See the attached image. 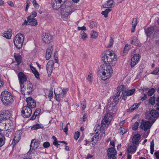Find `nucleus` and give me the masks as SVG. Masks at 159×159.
Wrapping results in <instances>:
<instances>
[{"mask_svg":"<svg viewBox=\"0 0 159 159\" xmlns=\"http://www.w3.org/2000/svg\"><path fill=\"white\" fill-rule=\"evenodd\" d=\"M135 90H114L112 97L113 100L111 103L117 105L122 97V98L125 100L128 96L132 95Z\"/></svg>","mask_w":159,"mask_h":159,"instance_id":"f257e3e1","label":"nucleus"},{"mask_svg":"<svg viewBox=\"0 0 159 159\" xmlns=\"http://www.w3.org/2000/svg\"><path fill=\"white\" fill-rule=\"evenodd\" d=\"M111 65L108 63H105L104 64L100 66L98 74H102V75L104 77H102V79L104 80H105L109 78L113 73V70L112 68Z\"/></svg>","mask_w":159,"mask_h":159,"instance_id":"f03ea898","label":"nucleus"},{"mask_svg":"<svg viewBox=\"0 0 159 159\" xmlns=\"http://www.w3.org/2000/svg\"><path fill=\"white\" fill-rule=\"evenodd\" d=\"M21 89H32L33 88L32 84L29 81H27V77L22 72H19L18 75Z\"/></svg>","mask_w":159,"mask_h":159,"instance_id":"7ed1b4c3","label":"nucleus"},{"mask_svg":"<svg viewBox=\"0 0 159 159\" xmlns=\"http://www.w3.org/2000/svg\"><path fill=\"white\" fill-rule=\"evenodd\" d=\"M114 53L113 51L108 50L106 53L102 57V59L104 63H108L109 64H111L112 66H114L116 63V57L113 55Z\"/></svg>","mask_w":159,"mask_h":159,"instance_id":"20e7f679","label":"nucleus"},{"mask_svg":"<svg viewBox=\"0 0 159 159\" xmlns=\"http://www.w3.org/2000/svg\"><path fill=\"white\" fill-rule=\"evenodd\" d=\"M0 98L2 104L5 106L10 105L14 101L11 93L6 90H4L2 92Z\"/></svg>","mask_w":159,"mask_h":159,"instance_id":"39448f33","label":"nucleus"},{"mask_svg":"<svg viewBox=\"0 0 159 159\" xmlns=\"http://www.w3.org/2000/svg\"><path fill=\"white\" fill-rule=\"evenodd\" d=\"M11 116L10 112L8 110L0 111V132L6 129V121L9 119Z\"/></svg>","mask_w":159,"mask_h":159,"instance_id":"423d86ee","label":"nucleus"},{"mask_svg":"<svg viewBox=\"0 0 159 159\" xmlns=\"http://www.w3.org/2000/svg\"><path fill=\"white\" fill-rule=\"evenodd\" d=\"M70 3L69 2L62 3L61 10V13L63 17L65 18L68 17L72 12V7L70 6Z\"/></svg>","mask_w":159,"mask_h":159,"instance_id":"0eeeda50","label":"nucleus"},{"mask_svg":"<svg viewBox=\"0 0 159 159\" xmlns=\"http://www.w3.org/2000/svg\"><path fill=\"white\" fill-rule=\"evenodd\" d=\"M24 39V36L22 34L19 33L16 36L14 42L15 45L17 48L20 49L22 48Z\"/></svg>","mask_w":159,"mask_h":159,"instance_id":"6e6552de","label":"nucleus"},{"mask_svg":"<svg viewBox=\"0 0 159 159\" xmlns=\"http://www.w3.org/2000/svg\"><path fill=\"white\" fill-rule=\"evenodd\" d=\"M113 117L111 115L108 113H106L101 122V127L104 129H107L108 126L110 124L112 120Z\"/></svg>","mask_w":159,"mask_h":159,"instance_id":"1a4fd4ad","label":"nucleus"},{"mask_svg":"<svg viewBox=\"0 0 159 159\" xmlns=\"http://www.w3.org/2000/svg\"><path fill=\"white\" fill-rule=\"evenodd\" d=\"M117 109L118 107L116 105L110 103L107 106L108 112L107 113H108L111 115V116L113 117L116 114Z\"/></svg>","mask_w":159,"mask_h":159,"instance_id":"9d476101","label":"nucleus"},{"mask_svg":"<svg viewBox=\"0 0 159 159\" xmlns=\"http://www.w3.org/2000/svg\"><path fill=\"white\" fill-rule=\"evenodd\" d=\"M56 100L58 102H60L61 98L64 97L66 93V90H54Z\"/></svg>","mask_w":159,"mask_h":159,"instance_id":"9b49d317","label":"nucleus"},{"mask_svg":"<svg viewBox=\"0 0 159 159\" xmlns=\"http://www.w3.org/2000/svg\"><path fill=\"white\" fill-rule=\"evenodd\" d=\"M32 108L25 106L23 107L21 111L22 115L24 118L29 117L32 113Z\"/></svg>","mask_w":159,"mask_h":159,"instance_id":"f8f14e48","label":"nucleus"},{"mask_svg":"<svg viewBox=\"0 0 159 159\" xmlns=\"http://www.w3.org/2000/svg\"><path fill=\"white\" fill-rule=\"evenodd\" d=\"M153 122L151 123L149 121H144L142 120L140 126V128L144 131H147L149 130Z\"/></svg>","mask_w":159,"mask_h":159,"instance_id":"ddd939ff","label":"nucleus"},{"mask_svg":"<svg viewBox=\"0 0 159 159\" xmlns=\"http://www.w3.org/2000/svg\"><path fill=\"white\" fill-rule=\"evenodd\" d=\"M116 151L114 147H111L107 150V156L109 159H116Z\"/></svg>","mask_w":159,"mask_h":159,"instance_id":"4468645a","label":"nucleus"},{"mask_svg":"<svg viewBox=\"0 0 159 159\" xmlns=\"http://www.w3.org/2000/svg\"><path fill=\"white\" fill-rule=\"evenodd\" d=\"M39 144L40 142L39 141L36 139H32L31 142L30 149L27 152L28 155L31 154L32 152L31 150H35V149L37 148L39 146Z\"/></svg>","mask_w":159,"mask_h":159,"instance_id":"2eb2a0df","label":"nucleus"},{"mask_svg":"<svg viewBox=\"0 0 159 159\" xmlns=\"http://www.w3.org/2000/svg\"><path fill=\"white\" fill-rule=\"evenodd\" d=\"M159 116V112L155 110H151L147 116V117L149 120H153V122H154L156 119L155 118Z\"/></svg>","mask_w":159,"mask_h":159,"instance_id":"dca6fc26","label":"nucleus"},{"mask_svg":"<svg viewBox=\"0 0 159 159\" xmlns=\"http://www.w3.org/2000/svg\"><path fill=\"white\" fill-rule=\"evenodd\" d=\"M42 38L43 42L45 43L49 44L52 41V36L48 33H43Z\"/></svg>","mask_w":159,"mask_h":159,"instance_id":"f3484780","label":"nucleus"},{"mask_svg":"<svg viewBox=\"0 0 159 159\" xmlns=\"http://www.w3.org/2000/svg\"><path fill=\"white\" fill-rule=\"evenodd\" d=\"M27 103V107L31 108H34L36 106V101L31 97H29L26 99Z\"/></svg>","mask_w":159,"mask_h":159,"instance_id":"a211bd4d","label":"nucleus"},{"mask_svg":"<svg viewBox=\"0 0 159 159\" xmlns=\"http://www.w3.org/2000/svg\"><path fill=\"white\" fill-rule=\"evenodd\" d=\"M140 59V56L138 54H135L131 59L130 65L132 68L139 62Z\"/></svg>","mask_w":159,"mask_h":159,"instance_id":"6ab92c4d","label":"nucleus"},{"mask_svg":"<svg viewBox=\"0 0 159 159\" xmlns=\"http://www.w3.org/2000/svg\"><path fill=\"white\" fill-rule=\"evenodd\" d=\"M141 136L139 134H134L132 139V143L138 146L141 141Z\"/></svg>","mask_w":159,"mask_h":159,"instance_id":"aec40b11","label":"nucleus"},{"mask_svg":"<svg viewBox=\"0 0 159 159\" xmlns=\"http://www.w3.org/2000/svg\"><path fill=\"white\" fill-rule=\"evenodd\" d=\"M53 65L54 61L52 60H50L47 63L46 69L49 76L51 75Z\"/></svg>","mask_w":159,"mask_h":159,"instance_id":"412c9836","label":"nucleus"},{"mask_svg":"<svg viewBox=\"0 0 159 159\" xmlns=\"http://www.w3.org/2000/svg\"><path fill=\"white\" fill-rule=\"evenodd\" d=\"M138 146L132 143L128 145L127 148V151L128 153L134 154L136 152Z\"/></svg>","mask_w":159,"mask_h":159,"instance_id":"4be33fe9","label":"nucleus"},{"mask_svg":"<svg viewBox=\"0 0 159 159\" xmlns=\"http://www.w3.org/2000/svg\"><path fill=\"white\" fill-rule=\"evenodd\" d=\"M62 3H63L62 0H55L52 5V7L54 9L57 10L62 7Z\"/></svg>","mask_w":159,"mask_h":159,"instance_id":"5701e85b","label":"nucleus"},{"mask_svg":"<svg viewBox=\"0 0 159 159\" xmlns=\"http://www.w3.org/2000/svg\"><path fill=\"white\" fill-rule=\"evenodd\" d=\"M53 50V49L52 46H49L47 49L45 56L46 60H48L50 58Z\"/></svg>","mask_w":159,"mask_h":159,"instance_id":"b1692460","label":"nucleus"},{"mask_svg":"<svg viewBox=\"0 0 159 159\" xmlns=\"http://www.w3.org/2000/svg\"><path fill=\"white\" fill-rule=\"evenodd\" d=\"M154 30V27H150L147 29L145 30V32L147 37H150L153 33Z\"/></svg>","mask_w":159,"mask_h":159,"instance_id":"393cba45","label":"nucleus"},{"mask_svg":"<svg viewBox=\"0 0 159 159\" xmlns=\"http://www.w3.org/2000/svg\"><path fill=\"white\" fill-rule=\"evenodd\" d=\"M99 134L98 133H95L91 139V142H92V145L91 146L93 147L95 144L98 141L99 138Z\"/></svg>","mask_w":159,"mask_h":159,"instance_id":"a878e982","label":"nucleus"},{"mask_svg":"<svg viewBox=\"0 0 159 159\" xmlns=\"http://www.w3.org/2000/svg\"><path fill=\"white\" fill-rule=\"evenodd\" d=\"M12 34V30L9 29L7 31H5L3 34V37L7 39H9L11 38Z\"/></svg>","mask_w":159,"mask_h":159,"instance_id":"bb28decb","label":"nucleus"},{"mask_svg":"<svg viewBox=\"0 0 159 159\" xmlns=\"http://www.w3.org/2000/svg\"><path fill=\"white\" fill-rule=\"evenodd\" d=\"M14 57L15 61L17 63L16 65H19L20 63L22 60V57L21 55H20L19 54H16L15 53Z\"/></svg>","mask_w":159,"mask_h":159,"instance_id":"cd10ccee","label":"nucleus"},{"mask_svg":"<svg viewBox=\"0 0 159 159\" xmlns=\"http://www.w3.org/2000/svg\"><path fill=\"white\" fill-rule=\"evenodd\" d=\"M27 20L29 21L28 25L35 26L37 25V21L36 19L29 18Z\"/></svg>","mask_w":159,"mask_h":159,"instance_id":"c85d7f7f","label":"nucleus"},{"mask_svg":"<svg viewBox=\"0 0 159 159\" xmlns=\"http://www.w3.org/2000/svg\"><path fill=\"white\" fill-rule=\"evenodd\" d=\"M141 103H134L133 105L131 106L129 109H128V111L129 112H132L134 110L136 109L140 105Z\"/></svg>","mask_w":159,"mask_h":159,"instance_id":"c756f323","label":"nucleus"},{"mask_svg":"<svg viewBox=\"0 0 159 159\" xmlns=\"http://www.w3.org/2000/svg\"><path fill=\"white\" fill-rule=\"evenodd\" d=\"M137 24V19L134 18L133 19L132 22V27L131 29V32L133 33L135 31V28Z\"/></svg>","mask_w":159,"mask_h":159,"instance_id":"7c9ffc66","label":"nucleus"},{"mask_svg":"<svg viewBox=\"0 0 159 159\" xmlns=\"http://www.w3.org/2000/svg\"><path fill=\"white\" fill-rule=\"evenodd\" d=\"M114 1L112 0L108 1L106 4L104 5V7L105 8H109L112 7V6L113 4Z\"/></svg>","mask_w":159,"mask_h":159,"instance_id":"2f4dec72","label":"nucleus"},{"mask_svg":"<svg viewBox=\"0 0 159 159\" xmlns=\"http://www.w3.org/2000/svg\"><path fill=\"white\" fill-rule=\"evenodd\" d=\"M5 139L4 134L0 133V147L2 146L5 144Z\"/></svg>","mask_w":159,"mask_h":159,"instance_id":"473e14b6","label":"nucleus"},{"mask_svg":"<svg viewBox=\"0 0 159 159\" xmlns=\"http://www.w3.org/2000/svg\"><path fill=\"white\" fill-rule=\"evenodd\" d=\"M43 127L41 124H37L33 125L31 127V129L33 130L37 129L40 128H43Z\"/></svg>","mask_w":159,"mask_h":159,"instance_id":"72a5a7b5","label":"nucleus"},{"mask_svg":"<svg viewBox=\"0 0 159 159\" xmlns=\"http://www.w3.org/2000/svg\"><path fill=\"white\" fill-rule=\"evenodd\" d=\"M154 141L153 140H152L150 143V153L152 155L154 153Z\"/></svg>","mask_w":159,"mask_h":159,"instance_id":"f704fd0d","label":"nucleus"},{"mask_svg":"<svg viewBox=\"0 0 159 159\" xmlns=\"http://www.w3.org/2000/svg\"><path fill=\"white\" fill-rule=\"evenodd\" d=\"M111 9L110 8H108L106 9L104 11H103L101 12V14L104 15L105 17H107L108 16V13L111 11Z\"/></svg>","mask_w":159,"mask_h":159,"instance_id":"c9c22d12","label":"nucleus"},{"mask_svg":"<svg viewBox=\"0 0 159 159\" xmlns=\"http://www.w3.org/2000/svg\"><path fill=\"white\" fill-rule=\"evenodd\" d=\"M80 34L81 36V38L84 40H85L88 38L87 34L83 31H81Z\"/></svg>","mask_w":159,"mask_h":159,"instance_id":"e433bc0d","label":"nucleus"},{"mask_svg":"<svg viewBox=\"0 0 159 159\" xmlns=\"http://www.w3.org/2000/svg\"><path fill=\"white\" fill-rule=\"evenodd\" d=\"M139 122H136L132 125V129L134 131L136 130L139 128Z\"/></svg>","mask_w":159,"mask_h":159,"instance_id":"4c0bfd02","label":"nucleus"},{"mask_svg":"<svg viewBox=\"0 0 159 159\" xmlns=\"http://www.w3.org/2000/svg\"><path fill=\"white\" fill-rule=\"evenodd\" d=\"M101 127L99 125H96L94 128V130L95 132V133H98L99 134V132L101 131Z\"/></svg>","mask_w":159,"mask_h":159,"instance_id":"58836bf2","label":"nucleus"},{"mask_svg":"<svg viewBox=\"0 0 159 159\" xmlns=\"http://www.w3.org/2000/svg\"><path fill=\"white\" fill-rule=\"evenodd\" d=\"M32 2L34 7L36 9H38L39 7V5L36 1V0H30Z\"/></svg>","mask_w":159,"mask_h":159,"instance_id":"ea45409f","label":"nucleus"},{"mask_svg":"<svg viewBox=\"0 0 159 159\" xmlns=\"http://www.w3.org/2000/svg\"><path fill=\"white\" fill-rule=\"evenodd\" d=\"M90 35L91 37L93 39H95L98 36V34L97 33L94 31H93L91 32Z\"/></svg>","mask_w":159,"mask_h":159,"instance_id":"a19ab883","label":"nucleus"},{"mask_svg":"<svg viewBox=\"0 0 159 159\" xmlns=\"http://www.w3.org/2000/svg\"><path fill=\"white\" fill-rule=\"evenodd\" d=\"M37 13L35 11H33L31 13V15L27 17V19L29 18H34L37 16Z\"/></svg>","mask_w":159,"mask_h":159,"instance_id":"79ce46f5","label":"nucleus"},{"mask_svg":"<svg viewBox=\"0 0 159 159\" xmlns=\"http://www.w3.org/2000/svg\"><path fill=\"white\" fill-rule=\"evenodd\" d=\"M86 103L85 100L81 101V107L82 110H84L86 107Z\"/></svg>","mask_w":159,"mask_h":159,"instance_id":"37998d69","label":"nucleus"},{"mask_svg":"<svg viewBox=\"0 0 159 159\" xmlns=\"http://www.w3.org/2000/svg\"><path fill=\"white\" fill-rule=\"evenodd\" d=\"M48 93V97L50 99V100H51V99L53 98V92L52 90H49Z\"/></svg>","mask_w":159,"mask_h":159,"instance_id":"c03bdc74","label":"nucleus"},{"mask_svg":"<svg viewBox=\"0 0 159 159\" xmlns=\"http://www.w3.org/2000/svg\"><path fill=\"white\" fill-rule=\"evenodd\" d=\"M113 44V39L111 37H110V41L108 44L106 46L107 48H109L111 47Z\"/></svg>","mask_w":159,"mask_h":159,"instance_id":"a18cd8bd","label":"nucleus"},{"mask_svg":"<svg viewBox=\"0 0 159 159\" xmlns=\"http://www.w3.org/2000/svg\"><path fill=\"white\" fill-rule=\"evenodd\" d=\"M119 130L120 131V133L122 134H125L127 131L126 129L122 127H120Z\"/></svg>","mask_w":159,"mask_h":159,"instance_id":"49530a36","label":"nucleus"},{"mask_svg":"<svg viewBox=\"0 0 159 159\" xmlns=\"http://www.w3.org/2000/svg\"><path fill=\"white\" fill-rule=\"evenodd\" d=\"M155 98L153 97L150 98L149 100V103L152 105H153L155 103Z\"/></svg>","mask_w":159,"mask_h":159,"instance_id":"de8ad7c7","label":"nucleus"},{"mask_svg":"<svg viewBox=\"0 0 159 159\" xmlns=\"http://www.w3.org/2000/svg\"><path fill=\"white\" fill-rule=\"evenodd\" d=\"M87 80L90 83H92L93 81V79L92 75L90 73L88 75L87 78Z\"/></svg>","mask_w":159,"mask_h":159,"instance_id":"09e8293b","label":"nucleus"},{"mask_svg":"<svg viewBox=\"0 0 159 159\" xmlns=\"http://www.w3.org/2000/svg\"><path fill=\"white\" fill-rule=\"evenodd\" d=\"M97 24L96 22L94 21H92L90 22L89 26L90 28L91 29H93L96 26Z\"/></svg>","mask_w":159,"mask_h":159,"instance_id":"8fccbe9b","label":"nucleus"},{"mask_svg":"<svg viewBox=\"0 0 159 159\" xmlns=\"http://www.w3.org/2000/svg\"><path fill=\"white\" fill-rule=\"evenodd\" d=\"M129 89L126 88L124 85H121L118 86L117 89Z\"/></svg>","mask_w":159,"mask_h":159,"instance_id":"3c124183","label":"nucleus"},{"mask_svg":"<svg viewBox=\"0 0 159 159\" xmlns=\"http://www.w3.org/2000/svg\"><path fill=\"white\" fill-rule=\"evenodd\" d=\"M129 45L128 44H126L125 45V48H124V53H126V52H127L129 48Z\"/></svg>","mask_w":159,"mask_h":159,"instance_id":"603ef678","label":"nucleus"},{"mask_svg":"<svg viewBox=\"0 0 159 159\" xmlns=\"http://www.w3.org/2000/svg\"><path fill=\"white\" fill-rule=\"evenodd\" d=\"M154 156L155 159H159V151H157L154 152Z\"/></svg>","mask_w":159,"mask_h":159,"instance_id":"864d4df0","label":"nucleus"},{"mask_svg":"<svg viewBox=\"0 0 159 159\" xmlns=\"http://www.w3.org/2000/svg\"><path fill=\"white\" fill-rule=\"evenodd\" d=\"M43 147L45 148H48L50 146V144L48 142H44L43 144Z\"/></svg>","mask_w":159,"mask_h":159,"instance_id":"5fc2aeb1","label":"nucleus"},{"mask_svg":"<svg viewBox=\"0 0 159 159\" xmlns=\"http://www.w3.org/2000/svg\"><path fill=\"white\" fill-rule=\"evenodd\" d=\"M41 112V110L40 109H37L34 112V115L36 116H38Z\"/></svg>","mask_w":159,"mask_h":159,"instance_id":"6e6d98bb","label":"nucleus"},{"mask_svg":"<svg viewBox=\"0 0 159 159\" xmlns=\"http://www.w3.org/2000/svg\"><path fill=\"white\" fill-rule=\"evenodd\" d=\"M17 136L15 135L14 138L13 139V141H15L16 143H17L20 139L19 135H18V137H17Z\"/></svg>","mask_w":159,"mask_h":159,"instance_id":"4d7b16f0","label":"nucleus"},{"mask_svg":"<svg viewBox=\"0 0 159 159\" xmlns=\"http://www.w3.org/2000/svg\"><path fill=\"white\" fill-rule=\"evenodd\" d=\"M155 90H148V94L149 96H151L155 92Z\"/></svg>","mask_w":159,"mask_h":159,"instance_id":"13d9d810","label":"nucleus"},{"mask_svg":"<svg viewBox=\"0 0 159 159\" xmlns=\"http://www.w3.org/2000/svg\"><path fill=\"white\" fill-rule=\"evenodd\" d=\"M80 135V133L79 132L77 131L75 133V135L74 136V138L76 140H77L79 138Z\"/></svg>","mask_w":159,"mask_h":159,"instance_id":"bf43d9fd","label":"nucleus"},{"mask_svg":"<svg viewBox=\"0 0 159 159\" xmlns=\"http://www.w3.org/2000/svg\"><path fill=\"white\" fill-rule=\"evenodd\" d=\"M34 74V76H35V77L37 79H39L40 78L39 77V74L38 72V71L35 72L34 73H33Z\"/></svg>","mask_w":159,"mask_h":159,"instance_id":"052dcab7","label":"nucleus"},{"mask_svg":"<svg viewBox=\"0 0 159 159\" xmlns=\"http://www.w3.org/2000/svg\"><path fill=\"white\" fill-rule=\"evenodd\" d=\"M78 30H81V31H86V28L85 26L82 27H78Z\"/></svg>","mask_w":159,"mask_h":159,"instance_id":"680f3d73","label":"nucleus"},{"mask_svg":"<svg viewBox=\"0 0 159 159\" xmlns=\"http://www.w3.org/2000/svg\"><path fill=\"white\" fill-rule=\"evenodd\" d=\"M26 7H25V11H26L27 10L28 8V7H29L30 3V1L29 0H27L26 1Z\"/></svg>","mask_w":159,"mask_h":159,"instance_id":"e2e57ef3","label":"nucleus"},{"mask_svg":"<svg viewBox=\"0 0 159 159\" xmlns=\"http://www.w3.org/2000/svg\"><path fill=\"white\" fill-rule=\"evenodd\" d=\"M30 67L31 70L32 71L33 73H34L37 71V70L34 67L32 66H30Z\"/></svg>","mask_w":159,"mask_h":159,"instance_id":"0e129e2a","label":"nucleus"},{"mask_svg":"<svg viewBox=\"0 0 159 159\" xmlns=\"http://www.w3.org/2000/svg\"><path fill=\"white\" fill-rule=\"evenodd\" d=\"M159 72L158 71V70L157 69V68H156V69L154 70L152 72L151 74L154 75H157V74L158 72Z\"/></svg>","mask_w":159,"mask_h":159,"instance_id":"69168bd1","label":"nucleus"},{"mask_svg":"<svg viewBox=\"0 0 159 159\" xmlns=\"http://www.w3.org/2000/svg\"><path fill=\"white\" fill-rule=\"evenodd\" d=\"M57 140L56 141H53V144L54 145L56 146L57 147H58V146L59 145V144H58Z\"/></svg>","mask_w":159,"mask_h":159,"instance_id":"338daca9","label":"nucleus"},{"mask_svg":"<svg viewBox=\"0 0 159 159\" xmlns=\"http://www.w3.org/2000/svg\"><path fill=\"white\" fill-rule=\"evenodd\" d=\"M93 155L90 154H89L87 155V156L86 157V159H89L91 158H92L93 157Z\"/></svg>","mask_w":159,"mask_h":159,"instance_id":"774afa93","label":"nucleus"}]
</instances>
